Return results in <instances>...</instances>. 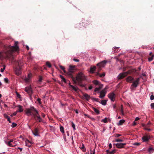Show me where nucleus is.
<instances>
[{"mask_svg":"<svg viewBox=\"0 0 154 154\" xmlns=\"http://www.w3.org/2000/svg\"><path fill=\"white\" fill-rule=\"evenodd\" d=\"M4 80L5 82L6 83H8V78H5L4 79Z\"/></svg>","mask_w":154,"mask_h":154,"instance_id":"603ef678","label":"nucleus"},{"mask_svg":"<svg viewBox=\"0 0 154 154\" xmlns=\"http://www.w3.org/2000/svg\"><path fill=\"white\" fill-rule=\"evenodd\" d=\"M32 76V75L31 74H29L28 75L27 77L30 79Z\"/></svg>","mask_w":154,"mask_h":154,"instance_id":"774afa93","label":"nucleus"},{"mask_svg":"<svg viewBox=\"0 0 154 154\" xmlns=\"http://www.w3.org/2000/svg\"><path fill=\"white\" fill-rule=\"evenodd\" d=\"M4 117L6 118V119H7L8 118V117H9V116H8L7 114H4Z\"/></svg>","mask_w":154,"mask_h":154,"instance_id":"bf43d9fd","label":"nucleus"},{"mask_svg":"<svg viewBox=\"0 0 154 154\" xmlns=\"http://www.w3.org/2000/svg\"><path fill=\"white\" fill-rule=\"evenodd\" d=\"M99 87L97 88L98 89H99V90H100L103 87V85L102 84H100L99 85Z\"/></svg>","mask_w":154,"mask_h":154,"instance_id":"ea45409f","label":"nucleus"},{"mask_svg":"<svg viewBox=\"0 0 154 154\" xmlns=\"http://www.w3.org/2000/svg\"><path fill=\"white\" fill-rule=\"evenodd\" d=\"M43 80V77L41 76H39V79L38 82H42V80Z\"/></svg>","mask_w":154,"mask_h":154,"instance_id":"72a5a7b5","label":"nucleus"},{"mask_svg":"<svg viewBox=\"0 0 154 154\" xmlns=\"http://www.w3.org/2000/svg\"><path fill=\"white\" fill-rule=\"evenodd\" d=\"M116 152V150L115 149H113L111 151H110L109 154H114Z\"/></svg>","mask_w":154,"mask_h":154,"instance_id":"37998d69","label":"nucleus"},{"mask_svg":"<svg viewBox=\"0 0 154 154\" xmlns=\"http://www.w3.org/2000/svg\"><path fill=\"white\" fill-rule=\"evenodd\" d=\"M97 67L95 66L93 67L91 66L90 68V72L92 73H94Z\"/></svg>","mask_w":154,"mask_h":154,"instance_id":"dca6fc26","label":"nucleus"},{"mask_svg":"<svg viewBox=\"0 0 154 154\" xmlns=\"http://www.w3.org/2000/svg\"><path fill=\"white\" fill-rule=\"evenodd\" d=\"M150 122H149L146 124H142V125L143 127V129L145 130H146L149 131H151V129L148 128L150 127Z\"/></svg>","mask_w":154,"mask_h":154,"instance_id":"0eeeda50","label":"nucleus"},{"mask_svg":"<svg viewBox=\"0 0 154 154\" xmlns=\"http://www.w3.org/2000/svg\"><path fill=\"white\" fill-rule=\"evenodd\" d=\"M121 135H122L121 134H115V137H119V136H121Z\"/></svg>","mask_w":154,"mask_h":154,"instance_id":"de8ad7c7","label":"nucleus"},{"mask_svg":"<svg viewBox=\"0 0 154 154\" xmlns=\"http://www.w3.org/2000/svg\"><path fill=\"white\" fill-rule=\"evenodd\" d=\"M107 63V60H104L98 63L97 64V66H99L102 68L103 67L105 66Z\"/></svg>","mask_w":154,"mask_h":154,"instance_id":"9b49d317","label":"nucleus"},{"mask_svg":"<svg viewBox=\"0 0 154 154\" xmlns=\"http://www.w3.org/2000/svg\"><path fill=\"white\" fill-rule=\"evenodd\" d=\"M25 91L30 96H31L32 93V88L30 86L27 87H26L25 88Z\"/></svg>","mask_w":154,"mask_h":154,"instance_id":"9d476101","label":"nucleus"},{"mask_svg":"<svg viewBox=\"0 0 154 154\" xmlns=\"http://www.w3.org/2000/svg\"><path fill=\"white\" fill-rule=\"evenodd\" d=\"M30 79L28 78V77H26L24 79L25 81L26 82H29L30 80Z\"/></svg>","mask_w":154,"mask_h":154,"instance_id":"f704fd0d","label":"nucleus"},{"mask_svg":"<svg viewBox=\"0 0 154 154\" xmlns=\"http://www.w3.org/2000/svg\"><path fill=\"white\" fill-rule=\"evenodd\" d=\"M20 71L21 69H19V68H16L15 71L16 74L17 75H19L20 74Z\"/></svg>","mask_w":154,"mask_h":154,"instance_id":"4be33fe9","label":"nucleus"},{"mask_svg":"<svg viewBox=\"0 0 154 154\" xmlns=\"http://www.w3.org/2000/svg\"><path fill=\"white\" fill-rule=\"evenodd\" d=\"M121 112L122 114L124 115L123 110V106L122 105H121Z\"/></svg>","mask_w":154,"mask_h":154,"instance_id":"49530a36","label":"nucleus"},{"mask_svg":"<svg viewBox=\"0 0 154 154\" xmlns=\"http://www.w3.org/2000/svg\"><path fill=\"white\" fill-rule=\"evenodd\" d=\"M96 75H99L100 78H103L105 76V73H103L102 74H100L98 72H97L96 73Z\"/></svg>","mask_w":154,"mask_h":154,"instance_id":"f3484780","label":"nucleus"},{"mask_svg":"<svg viewBox=\"0 0 154 154\" xmlns=\"http://www.w3.org/2000/svg\"><path fill=\"white\" fill-rule=\"evenodd\" d=\"M126 144V143H120L114 144V145H115L118 148L121 149L124 148Z\"/></svg>","mask_w":154,"mask_h":154,"instance_id":"1a4fd4ad","label":"nucleus"},{"mask_svg":"<svg viewBox=\"0 0 154 154\" xmlns=\"http://www.w3.org/2000/svg\"><path fill=\"white\" fill-rule=\"evenodd\" d=\"M81 149L84 152H85L86 151V149L85 146L84 145L82 144V145L80 147Z\"/></svg>","mask_w":154,"mask_h":154,"instance_id":"412c9836","label":"nucleus"},{"mask_svg":"<svg viewBox=\"0 0 154 154\" xmlns=\"http://www.w3.org/2000/svg\"><path fill=\"white\" fill-rule=\"evenodd\" d=\"M108 96L112 101H115L116 95L114 92H112L109 94Z\"/></svg>","mask_w":154,"mask_h":154,"instance_id":"423d86ee","label":"nucleus"},{"mask_svg":"<svg viewBox=\"0 0 154 154\" xmlns=\"http://www.w3.org/2000/svg\"><path fill=\"white\" fill-rule=\"evenodd\" d=\"M150 106L152 108L154 109V103H151Z\"/></svg>","mask_w":154,"mask_h":154,"instance_id":"4d7b16f0","label":"nucleus"},{"mask_svg":"<svg viewBox=\"0 0 154 154\" xmlns=\"http://www.w3.org/2000/svg\"><path fill=\"white\" fill-rule=\"evenodd\" d=\"M100 93V95L99 96V97L101 99L103 98L104 96H105L106 93V91H105L104 90H102Z\"/></svg>","mask_w":154,"mask_h":154,"instance_id":"f8f14e48","label":"nucleus"},{"mask_svg":"<svg viewBox=\"0 0 154 154\" xmlns=\"http://www.w3.org/2000/svg\"><path fill=\"white\" fill-rule=\"evenodd\" d=\"M125 121L123 119L119 121V123L118 124V125L119 126V125H122L125 122Z\"/></svg>","mask_w":154,"mask_h":154,"instance_id":"a878e982","label":"nucleus"},{"mask_svg":"<svg viewBox=\"0 0 154 154\" xmlns=\"http://www.w3.org/2000/svg\"><path fill=\"white\" fill-rule=\"evenodd\" d=\"M119 49V48L118 47H115L114 48L113 50L116 52H117L118 50Z\"/></svg>","mask_w":154,"mask_h":154,"instance_id":"e433bc0d","label":"nucleus"},{"mask_svg":"<svg viewBox=\"0 0 154 154\" xmlns=\"http://www.w3.org/2000/svg\"><path fill=\"white\" fill-rule=\"evenodd\" d=\"M26 142V145L28 147H30L31 146V143L30 142L29 140H27Z\"/></svg>","mask_w":154,"mask_h":154,"instance_id":"aec40b11","label":"nucleus"},{"mask_svg":"<svg viewBox=\"0 0 154 154\" xmlns=\"http://www.w3.org/2000/svg\"><path fill=\"white\" fill-rule=\"evenodd\" d=\"M92 82L96 85H99L100 83L98 81L94 80Z\"/></svg>","mask_w":154,"mask_h":154,"instance_id":"b1692460","label":"nucleus"},{"mask_svg":"<svg viewBox=\"0 0 154 154\" xmlns=\"http://www.w3.org/2000/svg\"><path fill=\"white\" fill-rule=\"evenodd\" d=\"M73 60L74 61L76 62H79V60L77 59H75V58H74L73 59Z\"/></svg>","mask_w":154,"mask_h":154,"instance_id":"052dcab7","label":"nucleus"},{"mask_svg":"<svg viewBox=\"0 0 154 154\" xmlns=\"http://www.w3.org/2000/svg\"><path fill=\"white\" fill-rule=\"evenodd\" d=\"M37 101L39 103H41V99L40 98H38Z\"/></svg>","mask_w":154,"mask_h":154,"instance_id":"69168bd1","label":"nucleus"},{"mask_svg":"<svg viewBox=\"0 0 154 154\" xmlns=\"http://www.w3.org/2000/svg\"><path fill=\"white\" fill-rule=\"evenodd\" d=\"M18 44V42H15L14 46H11L10 45L8 46L7 51L5 52L7 58L14 59V57L13 55V52L19 50V48L17 45Z\"/></svg>","mask_w":154,"mask_h":154,"instance_id":"f03ea898","label":"nucleus"},{"mask_svg":"<svg viewBox=\"0 0 154 154\" xmlns=\"http://www.w3.org/2000/svg\"><path fill=\"white\" fill-rule=\"evenodd\" d=\"M71 126L73 128L74 130L75 129V125L74 123L72 122H71Z\"/></svg>","mask_w":154,"mask_h":154,"instance_id":"c9c22d12","label":"nucleus"},{"mask_svg":"<svg viewBox=\"0 0 154 154\" xmlns=\"http://www.w3.org/2000/svg\"><path fill=\"white\" fill-rule=\"evenodd\" d=\"M16 94L17 97L19 98H20L21 97V95H20V94L17 92H16Z\"/></svg>","mask_w":154,"mask_h":154,"instance_id":"6e6d98bb","label":"nucleus"},{"mask_svg":"<svg viewBox=\"0 0 154 154\" xmlns=\"http://www.w3.org/2000/svg\"><path fill=\"white\" fill-rule=\"evenodd\" d=\"M17 107L19 108L18 112H22L23 111V109L22 108L23 106L20 105H18Z\"/></svg>","mask_w":154,"mask_h":154,"instance_id":"5701e85b","label":"nucleus"},{"mask_svg":"<svg viewBox=\"0 0 154 154\" xmlns=\"http://www.w3.org/2000/svg\"><path fill=\"white\" fill-rule=\"evenodd\" d=\"M32 132L33 134L35 136H39V134L38 133V128H35L34 131L32 130Z\"/></svg>","mask_w":154,"mask_h":154,"instance_id":"2eb2a0df","label":"nucleus"},{"mask_svg":"<svg viewBox=\"0 0 154 154\" xmlns=\"http://www.w3.org/2000/svg\"><path fill=\"white\" fill-rule=\"evenodd\" d=\"M99 91V89L97 88H96L94 90V91L96 92Z\"/></svg>","mask_w":154,"mask_h":154,"instance_id":"0e129e2a","label":"nucleus"},{"mask_svg":"<svg viewBox=\"0 0 154 154\" xmlns=\"http://www.w3.org/2000/svg\"><path fill=\"white\" fill-rule=\"evenodd\" d=\"M123 140L120 139H116L115 140V141L116 142H123Z\"/></svg>","mask_w":154,"mask_h":154,"instance_id":"79ce46f5","label":"nucleus"},{"mask_svg":"<svg viewBox=\"0 0 154 154\" xmlns=\"http://www.w3.org/2000/svg\"><path fill=\"white\" fill-rule=\"evenodd\" d=\"M137 124V123L136 122H135V121H134V122L133 123L132 125L133 126H135Z\"/></svg>","mask_w":154,"mask_h":154,"instance_id":"338daca9","label":"nucleus"},{"mask_svg":"<svg viewBox=\"0 0 154 154\" xmlns=\"http://www.w3.org/2000/svg\"><path fill=\"white\" fill-rule=\"evenodd\" d=\"M60 69L63 70V71L64 73L66 72V71L65 70V68L63 66H60Z\"/></svg>","mask_w":154,"mask_h":154,"instance_id":"c03bdc74","label":"nucleus"},{"mask_svg":"<svg viewBox=\"0 0 154 154\" xmlns=\"http://www.w3.org/2000/svg\"><path fill=\"white\" fill-rule=\"evenodd\" d=\"M150 138V136L148 134H146L142 137V139L143 142H147Z\"/></svg>","mask_w":154,"mask_h":154,"instance_id":"6e6552de","label":"nucleus"},{"mask_svg":"<svg viewBox=\"0 0 154 154\" xmlns=\"http://www.w3.org/2000/svg\"><path fill=\"white\" fill-rule=\"evenodd\" d=\"M18 112V111H16L15 112L13 113L12 114L14 116H15L17 114V113Z\"/></svg>","mask_w":154,"mask_h":154,"instance_id":"680f3d73","label":"nucleus"},{"mask_svg":"<svg viewBox=\"0 0 154 154\" xmlns=\"http://www.w3.org/2000/svg\"><path fill=\"white\" fill-rule=\"evenodd\" d=\"M131 72L128 71L127 72L120 73L118 76V78L119 79H123L128 74H130Z\"/></svg>","mask_w":154,"mask_h":154,"instance_id":"39448f33","label":"nucleus"},{"mask_svg":"<svg viewBox=\"0 0 154 154\" xmlns=\"http://www.w3.org/2000/svg\"><path fill=\"white\" fill-rule=\"evenodd\" d=\"M60 78L62 79V81H63L64 83H67V82L66 79L64 78V77L63 76L61 75H60Z\"/></svg>","mask_w":154,"mask_h":154,"instance_id":"393cba45","label":"nucleus"},{"mask_svg":"<svg viewBox=\"0 0 154 154\" xmlns=\"http://www.w3.org/2000/svg\"><path fill=\"white\" fill-rule=\"evenodd\" d=\"M150 99L151 100H153L154 99V96L152 95H151L150 96Z\"/></svg>","mask_w":154,"mask_h":154,"instance_id":"13d9d810","label":"nucleus"},{"mask_svg":"<svg viewBox=\"0 0 154 154\" xmlns=\"http://www.w3.org/2000/svg\"><path fill=\"white\" fill-rule=\"evenodd\" d=\"M140 78H138L136 79V80L134 81V78L131 76H128L126 78V81L129 83H132L131 85V88L133 89V87H137L139 84L140 81Z\"/></svg>","mask_w":154,"mask_h":154,"instance_id":"7ed1b4c3","label":"nucleus"},{"mask_svg":"<svg viewBox=\"0 0 154 154\" xmlns=\"http://www.w3.org/2000/svg\"><path fill=\"white\" fill-rule=\"evenodd\" d=\"M107 100H103L101 101V102H100L102 105H106V104Z\"/></svg>","mask_w":154,"mask_h":154,"instance_id":"bb28decb","label":"nucleus"},{"mask_svg":"<svg viewBox=\"0 0 154 154\" xmlns=\"http://www.w3.org/2000/svg\"><path fill=\"white\" fill-rule=\"evenodd\" d=\"M60 131L63 134L64 133V128L62 126H60Z\"/></svg>","mask_w":154,"mask_h":154,"instance_id":"c85d7f7f","label":"nucleus"},{"mask_svg":"<svg viewBox=\"0 0 154 154\" xmlns=\"http://www.w3.org/2000/svg\"><path fill=\"white\" fill-rule=\"evenodd\" d=\"M133 144L134 145H136L137 146H138L140 145V143H134Z\"/></svg>","mask_w":154,"mask_h":154,"instance_id":"5fc2aeb1","label":"nucleus"},{"mask_svg":"<svg viewBox=\"0 0 154 154\" xmlns=\"http://www.w3.org/2000/svg\"><path fill=\"white\" fill-rule=\"evenodd\" d=\"M154 56V55H152V56H151V57H149L148 58V61L149 62L151 61L153 59V57Z\"/></svg>","mask_w":154,"mask_h":154,"instance_id":"4c0bfd02","label":"nucleus"},{"mask_svg":"<svg viewBox=\"0 0 154 154\" xmlns=\"http://www.w3.org/2000/svg\"><path fill=\"white\" fill-rule=\"evenodd\" d=\"M90 153L91 154H95V149L94 150V151L91 150Z\"/></svg>","mask_w":154,"mask_h":154,"instance_id":"3c124183","label":"nucleus"},{"mask_svg":"<svg viewBox=\"0 0 154 154\" xmlns=\"http://www.w3.org/2000/svg\"><path fill=\"white\" fill-rule=\"evenodd\" d=\"M93 110L94 111V112L97 114H98L100 113V111H99L97 109L95 108H93Z\"/></svg>","mask_w":154,"mask_h":154,"instance_id":"c756f323","label":"nucleus"},{"mask_svg":"<svg viewBox=\"0 0 154 154\" xmlns=\"http://www.w3.org/2000/svg\"><path fill=\"white\" fill-rule=\"evenodd\" d=\"M97 66V72H99L101 70V68L102 67H100V66Z\"/></svg>","mask_w":154,"mask_h":154,"instance_id":"58836bf2","label":"nucleus"},{"mask_svg":"<svg viewBox=\"0 0 154 154\" xmlns=\"http://www.w3.org/2000/svg\"><path fill=\"white\" fill-rule=\"evenodd\" d=\"M7 119L8 121L10 123H11V122L10 120V117H9Z\"/></svg>","mask_w":154,"mask_h":154,"instance_id":"e2e57ef3","label":"nucleus"},{"mask_svg":"<svg viewBox=\"0 0 154 154\" xmlns=\"http://www.w3.org/2000/svg\"><path fill=\"white\" fill-rule=\"evenodd\" d=\"M17 64L18 65V66L17 68H19L20 69H21V68L23 64L22 61V60L18 61Z\"/></svg>","mask_w":154,"mask_h":154,"instance_id":"ddd939ff","label":"nucleus"},{"mask_svg":"<svg viewBox=\"0 0 154 154\" xmlns=\"http://www.w3.org/2000/svg\"><path fill=\"white\" fill-rule=\"evenodd\" d=\"M38 111L33 107L31 106L30 108L27 109L25 110L26 113L28 116L32 115L33 116Z\"/></svg>","mask_w":154,"mask_h":154,"instance_id":"20e7f679","label":"nucleus"},{"mask_svg":"<svg viewBox=\"0 0 154 154\" xmlns=\"http://www.w3.org/2000/svg\"><path fill=\"white\" fill-rule=\"evenodd\" d=\"M13 141V139L10 140L8 142H7L6 141L5 142L8 145V146L11 147H13L15 146L16 145H13L12 143H11Z\"/></svg>","mask_w":154,"mask_h":154,"instance_id":"4468645a","label":"nucleus"},{"mask_svg":"<svg viewBox=\"0 0 154 154\" xmlns=\"http://www.w3.org/2000/svg\"><path fill=\"white\" fill-rule=\"evenodd\" d=\"M148 151L150 153H151L153 152V149L152 148L149 147L148 149Z\"/></svg>","mask_w":154,"mask_h":154,"instance_id":"7c9ffc66","label":"nucleus"},{"mask_svg":"<svg viewBox=\"0 0 154 154\" xmlns=\"http://www.w3.org/2000/svg\"><path fill=\"white\" fill-rule=\"evenodd\" d=\"M69 85L70 87L72 88L74 91H77L78 89V88H77L71 85V83L70 82L69 83Z\"/></svg>","mask_w":154,"mask_h":154,"instance_id":"a211bd4d","label":"nucleus"},{"mask_svg":"<svg viewBox=\"0 0 154 154\" xmlns=\"http://www.w3.org/2000/svg\"><path fill=\"white\" fill-rule=\"evenodd\" d=\"M33 116H34L35 119V118L36 117L37 118H38V117H40L38 113V111L37 112H36L34 115Z\"/></svg>","mask_w":154,"mask_h":154,"instance_id":"cd10ccee","label":"nucleus"},{"mask_svg":"<svg viewBox=\"0 0 154 154\" xmlns=\"http://www.w3.org/2000/svg\"><path fill=\"white\" fill-rule=\"evenodd\" d=\"M46 65L49 68H51V64L48 61H47L46 62Z\"/></svg>","mask_w":154,"mask_h":154,"instance_id":"473e14b6","label":"nucleus"},{"mask_svg":"<svg viewBox=\"0 0 154 154\" xmlns=\"http://www.w3.org/2000/svg\"><path fill=\"white\" fill-rule=\"evenodd\" d=\"M5 65H4L3 68H2L1 69V72H3L4 71V70L5 69Z\"/></svg>","mask_w":154,"mask_h":154,"instance_id":"09e8293b","label":"nucleus"},{"mask_svg":"<svg viewBox=\"0 0 154 154\" xmlns=\"http://www.w3.org/2000/svg\"><path fill=\"white\" fill-rule=\"evenodd\" d=\"M75 66L70 65L69 69V72L66 73V75L69 78H71L74 84H76L78 82V85L79 86L84 87V85L81 84L82 81L86 80V78L82 72L78 73L75 79L73 76L72 74L74 72V70Z\"/></svg>","mask_w":154,"mask_h":154,"instance_id":"f257e3e1","label":"nucleus"},{"mask_svg":"<svg viewBox=\"0 0 154 154\" xmlns=\"http://www.w3.org/2000/svg\"><path fill=\"white\" fill-rule=\"evenodd\" d=\"M91 99L93 100H94L96 102H99L100 103V102L99 101V99L98 98H93V97H91Z\"/></svg>","mask_w":154,"mask_h":154,"instance_id":"2f4dec72","label":"nucleus"},{"mask_svg":"<svg viewBox=\"0 0 154 154\" xmlns=\"http://www.w3.org/2000/svg\"><path fill=\"white\" fill-rule=\"evenodd\" d=\"M37 119L38 120V122H42V119L41 117H38V118H37Z\"/></svg>","mask_w":154,"mask_h":154,"instance_id":"864d4df0","label":"nucleus"},{"mask_svg":"<svg viewBox=\"0 0 154 154\" xmlns=\"http://www.w3.org/2000/svg\"><path fill=\"white\" fill-rule=\"evenodd\" d=\"M17 125V124L13 122L12 123V125H11V126L13 128H14Z\"/></svg>","mask_w":154,"mask_h":154,"instance_id":"a18cd8bd","label":"nucleus"},{"mask_svg":"<svg viewBox=\"0 0 154 154\" xmlns=\"http://www.w3.org/2000/svg\"><path fill=\"white\" fill-rule=\"evenodd\" d=\"M102 122L104 123H106L107 122V119L106 118H105L104 119L102 120Z\"/></svg>","mask_w":154,"mask_h":154,"instance_id":"8fccbe9b","label":"nucleus"},{"mask_svg":"<svg viewBox=\"0 0 154 154\" xmlns=\"http://www.w3.org/2000/svg\"><path fill=\"white\" fill-rule=\"evenodd\" d=\"M84 97H85V99L87 100L88 101L90 98V96L87 94H85L83 95Z\"/></svg>","mask_w":154,"mask_h":154,"instance_id":"6ab92c4d","label":"nucleus"},{"mask_svg":"<svg viewBox=\"0 0 154 154\" xmlns=\"http://www.w3.org/2000/svg\"><path fill=\"white\" fill-rule=\"evenodd\" d=\"M99 87L97 88L98 89H99V90H100L103 87V85L102 84H100L99 85Z\"/></svg>","mask_w":154,"mask_h":154,"instance_id":"a19ab883","label":"nucleus"}]
</instances>
